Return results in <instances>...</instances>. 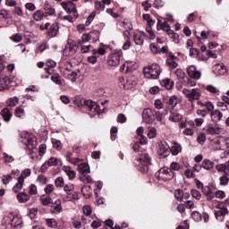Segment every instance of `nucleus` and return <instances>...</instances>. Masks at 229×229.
<instances>
[{"instance_id":"obj_27","label":"nucleus","mask_w":229,"mask_h":229,"mask_svg":"<svg viewBox=\"0 0 229 229\" xmlns=\"http://www.w3.org/2000/svg\"><path fill=\"white\" fill-rule=\"evenodd\" d=\"M157 30H163V31H170L171 30V26L169 25V23L167 21L163 22L160 20H157Z\"/></svg>"},{"instance_id":"obj_23","label":"nucleus","mask_w":229,"mask_h":229,"mask_svg":"<svg viewBox=\"0 0 229 229\" xmlns=\"http://www.w3.org/2000/svg\"><path fill=\"white\" fill-rule=\"evenodd\" d=\"M17 199L19 203H28L31 199V197L26 192H20L17 195Z\"/></svg>"},{"instance_id":"obj_20","label":"nucleus","mask_w":229,"mask_h":229,"mask_svg":"<svg viewBox=\"0 0 229 229\" xmlns=\"http://www.w3.org/2000/svg\"><path fill=\"white\" fill-rule=\"evenodd\" d=\"M211 121L213 123H219L221 119H223V113L219 111L218 109H216L215 111L210 113Z\"/></svg>"},{"instance_id":"obj_42","label":"nucleus","mask_w":229,"mask_h":229,"mask_svg":"<svg viewBox=\"0 0 229 229\" xmlns=\"http://www.w3.org/2000/svg\"><path fill=\"white\" fill-rule=\"evenodd\" d=\"M163 86L167 90H171V89H173V87L174 86V82L171 81V79H165L163 80Z\"/></svg>"},{"instance_id":"obj_59","label":"nucleus","mask_w":229,"mask_h":229,"mask_svg":"<svg viewBox=\"0 0 229 229\" xmlns=\"http://www.w3.org/2000/svg\"><path fill=\"white\" fill-rule=\"evenodd\" d=\"M191 196L195 198V199H201V192L198 190H191Z\"/></svg>"},{"instance_id":"obj_1","label":"nucleus","mask_w":229,"mask_h":229,"mask_svg":"<svg viewBox=\"0 0 229 229\" xmlns=\"http://www.w3.org/2000/svg\"><path fill=\"white\" fill-rule=\"evenodd\" d=\"M4 224L8 228L21 229L22 228V218L13 213H9L4 217Z\"/></svg>"},{"instance_id":"obj_34","label":"nucleus","mask_w":229,"mask_h":229,"mask_svg":"<svg viewBox=\"0 0 229 229\" xmlns=\"http://www.w3.org/2000/svg\"><path fill=\"white\" fill-rule=\"evenodd\" d=\"M174 55H170L167 60V65L170 69H176V67H178V63H176V61H174Z\"/></svg>"},{"instance_id":"obj_7","label":"nucleus","mask_w":229,"mask_h":229,"mask_svg":"<svg viewBox=\"0 0 229 229\" xmlns=\"http://www.w3.org/2000/svg\"><path fill=\"white\" fill-rule=\"evenodd\" d=\"M84 105L93 115H98V114H103V112H105V109L101 110L99 105L92 100H85Z\"/></svg>"},{"instance_id":"obj_3","label":"nucleus","mask_w":229,"mask_h":229,"mask_svg":"<svg viewBox=\"0 0 229 229\" xmlns=\"http://www.w3.org/2000/svg\"><path fill=\"white\" fill-rule=\"evenodd\" d=\"M143 72L145 78L148 80H157V78L160 76V72H162V68H160L158 64H152L145 67Z\"/></svg>"},{"instance_id":"obj_21","label":"nucleus","mask_w":229,"mask_h":229,"mask_svg":"<svg viewBox=\"0 0 229 229\" xmlns=\"http://www.w3.org/2000/svg\"><path fill=\"white\" fill-rule=\"evenodd\" d=\"M10 89V78L5 76L0 80V91Z\"/></svg>"},{"instance_id":"obj_51","label":"nucleus","mask_w":229,"mask_h":229,"mask_svg":"<svg viewBox=\"0 0 229 229\" xmlns=\"http://www.w3.org/2000/svg\"><path fill=\"white\" fill-rule=\"evenodd\" d=\"M29 194H30V196H36V194H38V190L37 189V185L30 184L29 186Z\"/></svg>"},{"instance_id":"obj_14","label":"nucleus","mask_w":229,"mask_h":229,"mask_svg":"<svg viewBox=\"0 0 229 229\" xmlns=\"http://www.w3.org/2000/svg\"><path fill=\"white\" fill-rule=\"evenodd\" d=\"M123 89H133L137 85V77L131 75L126 79V83H122Z\"/></svg>"},{"instance_id":"obj_54","label":"nucleus","mask_w":229,"mask_h":229,"mask_svg":"<svg viewBox=\"0 0 229 229\" xmlns=\"http://www.w3.org/2000/svg\"><path fill=\"white\" fill-rule=\"evenodd\" d=\"M168 105H170V106H173V108H174V106L178 105V98H176V96L170 97L168 100Z\"/></svg>"},{"instance_id":"obj_47","label":"nucleus","mask_w":229,"mask_h":229,"mask_svg":"<svg viewBox=\"0 0 229 229\" xmlns=\"http://www.w3.org/2000/svg\"><path fill=\"white\" fill-rule=\"evenodd\" d=\"M148 139H155L157 137V129L155 127L148 126Z\"/></svg>"},{"instance_id":"obj_46","label":"nucleus","mask_w":229,"mask_h":229,"mask_svg":"<svg viewBox=\"0 0 229 229\" xmlns=\"http://www.w3.org/2000/svg\"><path fill=\"white\" fill-rule=\"evenodd\" d=\"M93 55H105L106 51L105 50V45L100 44L98 49L92 50Z\"/></svg>"},{"instance_id":"obj_43","label":"nucleus","mask_w":229,"mask_h":229,"mask_svg":"<svg viewBox=\"0 0 229 229\" xmlns=\"http://www.w3.org/2000/svg\"><path fill=\"white\" fill-rule=\"evenodd\" d=\"M40 200H41L42 205H44V206L51 205V203H53V199H51V197L46 196V195H42L40 197Z\"/></svg>"},{"instance_id":"obj_30","label":"nucleus","mask_w":229,"mask_h":229,"mask_svg":"<svg viewBox=\"0 0 229 229\" xmlns=\"http://www.w3.org/2000/svg\"><path fill=\"white\" fill-rule=\"evenodd\" d=\"M170 151L174 156L178 155V153L182 151V145H180V143H177L176 141H174Z\"/></svg>"},{"instance_id":"obj_25","label":"nucleus","mask_w":229,"mask_h":229,"mask_svg":"<svg viewBox=\"0 0 229 229\" xmlns=\"http://www.w3.org/2000/svg\"><path fill=\"white\" fill-rule=\"evenodd\" d=\"M158 155L164 157H167L169 155V146L163 143L159 144Z\"/></svg>"},{"instance_id":"obj_4","label":"nucleus","mask_w":229,"mask_h":229,"mask_svg":"<svg viewBox=\"0 0 229 229\" xmlns=\"http://www.w3.org/2000/svg\"><path fill=\"white\" fill-rule=\"evenodd\" d=\"M64 191L66 192V196L63 198V201H78V199H80V195L78 192L74 191V185L65 184Z\"/></svg>"},{"instance_id":"obj_12","label":"nucleus","mask_w":229,"mask_h":229,"mask_svg":"<svg viewBox=\"0 0 229 229\" xmlns=\"http://www.w3.org/2000/svg\"><path fill=\"white\" fill-rule=\"evenodd\" d=\"M187 74L191 80H199L201 78V72L195 65H191L187 68Z\"/></svg>"},{"instance_id":"obj_32","label":"nucleus","mask_w":229,"mask_h":229,"mask_svg":"<svg viewBox=\"0 0 229 229\" xmlns=\"http://www.w3.org/2000/svg\"><path fill=\"white\" fill-rule=\"evenodd\" d=\"M78 169L80 174L90 173V166H89V165L86 163H81V165H79Z\"/></svg>"},{"instance_id":"obj_50","label":"nucleus","mask_w":229,"mask_h":229,"mask_svg":"<svg viewBox=\"0 0 229 229\" xmlns=\"http://www.w3.org/2000/svg\"><path fill=\"white\" fill-rule=\"evenodd\" d=\"M216 169L218 173H225V174H226V169H228V166L225 164H219L216 165Z\"/></svg>"},{"instance_id":"obj_48","label":"nucleus","mask_w":229,"mask_h":229,"mask_svg":"<svg viewBox=\"0 0 229 229\" xmlns=\"http://www.w3.org/2000/svg\"><path fill=\"white\" fill-rule=\"evenodd\" d=\"M44 10H46L47 15H55V8L51 7L50 4H45Z\"/></svg>"},{"instance_id":"obj_45","label":"nucleus","mask_w":229,"mask_h":229,"mask_svg":"<svg viewBox=\"0 0 229 229\" xmlns=\"http://www.w3.org/2000/svg\"><path fill=\"white\" fill-rule=\"evenodd\" d=\"M229 182L228 173H225L224 175L220 176L219 183L220 185H226Z\"/></svg>"},{"instance_id":"obj_55","label":"nucleus","mask_w":229,"mask_h":229,"mask_svg":"<svg viewBox=\"0 0 229 229\" xmlns=\"http://www.w3.org/2000/svg\"><path fill=\"white\" fill-rule=\"evenodd\" d=\"M28 176H31V169L30 168L23 170L19 178H21L22 181L24 182V178H28Z\"/></svg>"},{"instance_id":"obj_18","label":"nucleus","mask_w":229,"mask_h":229,"mask_svg":"<svg viewBox=\"0 0 229 229\" xmlns=\"http://www.w3.org/2000/svg\"><path fill=\"white\" fill-rule=\"evenodd\" d=\"M168 120L171 123H180V121L183 120V114H182L178 112H172L169 115Z\"/></svg>"},{"instance_id":"obj_22","label":"nucleus","mask_w":229,"mask_h":229,"mask_svg":"<svg viewBox=\"0 0 229 229\" xmlns=\"http://www.w3.org/2000/svg\"><path fill=\"white\" fill-rule=\"evenodd\" d=\"M226 214H228V209L226 208H222L215 212L216 218L218 221H224L225 216H226Z\"/></svg>"},{"instance_id":"obj_35","label":"nucleus","mask_w":229,"mask_h":229,"mask_svg":"<svg viewBox=\"0 0 229 229\" xmlns=\"http://www.w3.org/2000/svg\"><path fill=\"white\" fill-rule=\"evenodd\" d=\"M80 180L83 183H92V178L90 177L89 173L80 174Z\"/></svg>"},{"instance_id":"obj_52","label":"nucleus","mask_w":229,"mask_h":229,"mask_svg":"<svg viewBox=\"0 0 229 229\" xmlns=\"http://www.w3.org/2000/svg\"><path fill=\"white\" fill-rule=\"evenodd\" d=\"M55 187L62 188L65 185V182L64 181V177H57L55 180Z\"/></svg>"},{"instance_id":"obj_19","label":"nucleus","mask_w":229,"mask_h":229,"mask_svg":"<svg viewBox=\"0 0 229 229\" xmlns=\"http://www.w3.org/2000/svg\"><path fill=\"white\" fill-rule=\"evenodd\" d=\"M174 196H175V199H177V201H183V199H187L188 198L191 197V194H189L187 192L184 193L183 191H182V190H175Z\"/></svg>"},{"instance_id":"obj_2","label":"nucleus","mask_w":229,"mask_h":229,"mask_svg":"<svg viewBox=\"0 0 229 229\" xmlns=\"http://www.w3.org/2000/svg\"><path fill=\"white\" fill-rule=\"evenodd\" d=\"M137 161L139 162V171L146 174L149 171V165H151V157L146 152H139Z\"/></svg>"},{"instance_id":"obj_38","label":"nucleus","mask_w":229,"mask_h":229,"mask_svg":"<svg viewBox=\"0 0 229 229\" xmlns=\"http://www.w3.org/2000/svg\"><path fill=\"white\" fill-rule=\"evenodd\" d=\"M25 114H26V113L24 111V106H20L16 107V109L14 111L15 117L22 118V117H24Z\"/></svg>"},{"instance_id":"obj_36","label":"nucleus","mask_w":229,"mask_h":229,"mask_svg":"<svg viewBox=\"0 0 229 229\" xmlns=\"http://www.w3.org/2000/svg\"><path fill=\"white\" fill-rule=\"evenodd\" d=\"M48 167H53V165H62V160L56 157H50L47 161Z\"/></svg>"},{"instance_id":"obj_24","label":"nucleus","mask_w":229,"mask_h":229,"mask_svg":"<svg viewBox=\"0 0 229 229\" xmlns=\"http://www.w3.org/2000/svg\"><path fill=\"white\" fill-rule=\"evenodd\" d=\"M208 131L210 135H219L220 133H223V128L217 125L208 126Z\"/></svg>"},{"instance_id":"obj_16","label":"nucleus","mask_w":229,"mask_h":229,"mask_svg":"<svg viewBox=\"0 0 229 229\" xmlns=\"http://www.w3.org/2000/svg\"><path fill=\"white\" fill-rule=\"evenodd\" d=\"M62 200L56 199L50 208L52 214H60L62 212Z\"/></svg>"},{"instance_id":"obj_9","label":"nucleus","mask_w":229,"mask_h":229,"mask_svg":"<svg viewBox=\"0 0 229 229\" xmlns=\"http://www.w3.org/2000/svg\"><path fill=\"white\" fill-rule=\"evenodd\" d=\"M62 8L67 12V13H72L74 19H78V10H76V4L72 2H63L61 4Z\"/></svg>"},{"instance_id":"obj_13","label":"nucleus","mask_w":229,"mask_h":229,"mask_svg":"<svg viewBox=\"0 0 229 229\" xmlns=\"http://www.w3.org/2000/svg\"><path fill=\"white\" fill-rule=\"evenodd\" d=\"M24 137L25 138L22 140L23 144H25V146H28L29 148H35L37 143V138L30 135V133H25Z\"/></svg>"},{"instance_id":"obj_10","label":"nucleus","mask_w":229,"mask_h":229,"mask_svg":"<svg viewBox=\"0 0 229 229\" xmlns=\"http://www.w3.org/2000/svg\"><path fill=\"white\" fill-rule=\"evenodd\" d=\"M143 123L147 124H151L155 121V111L151 108H146L142 112Z\"/></svg>"},{"instance_id":"obj_28","label":"nucleus","mask_w":229,"mask_h":229,"mask_svg":"<svg viewBox=\"0 0 229 229\" xmlns=\"http://www.w3.org/2000/svg\"><path fill=\"white\" fill-rule=\"evenodd\" d=\"M1 115L5 123H10V119H12V113L10 112L9 108L4 107L1 111Z\"/></svg>"},{"instance_id":"obj_40","label":"nucleus","mask_w":229,"mask_h":229,"mask_svg":"<svg viewBox=\"0 0 229 229\" xmlns=\"http://www.w3.org/2000/svg\"><path fill=\"white\" fill-rule=\"evenodd\" d=\"M46 223L48 228H58V222L55 218H47Z\"/></svg>"},{"instance_id":"obj_56","label":"nucleus","mask_w":229,"mask_h":229,"mask_svg":"<svg viewBox=\"0 0 229 229\" xmlns=\"http://www.w3.org/2000/svg\"><path fill=\"white\" fill-rule=\"evenodd\" d=\"M82 212H83L84 216H90L92 214V207H90L89 205H85L82 208Z\"/></svg>"},{"instance_id":"obj_6","label":"nucleus","mask_w":229,"mask_h":229,"mask_svg":"<svg viewBox=\"0 0 229 229\" xmlns=\"http://www.w3.org/2000/svg\"><path fill=\"white\" fill-rule=\"evenodd\" d=\"M156 178L161 182H167L174 178V174L169 168H161L157 173H156Z\"/></svg>"},{"instance_id":"obj_39","label":"nucleus","mask_w":229,"mask_h":229,"mask_svg":"<svg viewBox=\"0 0 229 229\" xmlns=\"http://www.w3.org/2000/svg\"><path fill=\"white\" fill-rule=\"evenodd\" d=\"M92 37H94V32L83 34L82 40L79 42V44H85L86 42H90V40H92Z\"/></svg>"},{"instance_id":"obj_64","label":"nucleus","mask_w":229,"mask_h":229,"mask_svg":"<svg viewBox=\"0 0 229 229\" xmlns=\"http://www.w3.org/2000/svg\"><path fill=\"white\" fill-rule=\"evenodd\" d=\"M179 169H180V165L176 162H173L171 164V169H169V170L172 171V173H173V171H178Z\"/></svg>"},{"instance_id":"obj_5","label":"nucleus","mask_w":229,"mask_h":229,"mask_svg":"<svg viewBox=\"0 0 229 229\" xmlns=\"http://www.w3.org/2000/svg\"><path fill=\"white\" fill-rule=\"evenodd\" d=\"M182 93L186 96L189 101H199V98H201V89L198 88L191 89H183Z\"/></svg>"},{"instance_id":"obj_8","label":"nucleus","mask_w":229,"mask_h":229,"mask_svg":"<svg viewBox=\"0 0 229 229\" xmlns=\"http://www.w3.org/2000/svg\"><path fill=\"white\" fill-rule=\"evenodd\" d=\"M121 56H123V51L113 52L108 57V65L110 67H117L121 64Z\"/></svg>"},{"instance_id":"obj_61","label":"nucleus","mask_w":229,"mask_h":229,"mask_svg":"<svg viewBox=\"0 0 229 229\" xmlns=\"http://www.w3.org/2000/svg\"><path fill=\"white\" fill-rule=\"evenodd\" d=\"M11 40H13V42H16V44H17L22 40V35L16 34L14 36L11 37Z\"/></svg>"},{"instance_id":"obj_26","label":"nucleus","mask_w":229,"mask_h":229,"mask_svg":"<svg viewBox=\"0 0 229 229\" xmlns=\"http://www.w3.org/2000/svg\"><path fill=\"white\" fill-rule=\"evenodd\" d=\"M60 30V27H58V23H54L50 26L48 30V37L54 38L56 35H58V30Z\"/></svg>"},{"instance_id":"obj_33","label":"nucleus","mask_w":229,"mask_h":229,"mask_svg":"<svg viewBox=\"0 0 229 229\" xmlns=\"http://www.w3.org/2000/svg\"><path fill=\"white\" fill-rule=\"evenodd\" d=\"M202 167L203 169H206V171H212L214 162L210 161V159H204L202 162Z\"/></svg>"},{"instance_id":"obj_29","label":"nucleus","mask_w":229,"mask_h":229,"mask_svg":"<svg viewBox=\"0 0 229 229\" xmlns=\"http://www.w3.org/2000/svg\"><path fill=\"white\" fill-rule=\"evenodd\" d=\"M165 112L156 111L155 117L157 123H161V124H165Z\"/></svg>"},{"instance_id":"obj_11","label":"nucleus","mask_w":229,"mask_h":229,"mask_svg":"<svg viewBox=\"0 0 229 229\" xmlns=\"http://www.w3.org/2000/svg\"><path fill=\"white\" fill-rule=\"evenodd\" d=\"M61 72L64 78H66V80H70V81H76V78H78V73L72 71L69 67H63L61 69Z\"/></svg>"},{"instance_id":"obj_57","label":"nucleus","mask_w":229,"mask_h":229,"mask_svg":"<svg viewBox=\"0 0 229 229\" xmlns=\"http://www.w3.org/2000/svg\"><path fill=\"white\" fill-rule=\"evenodd\" d=\"M95 8L98 12H103V10H105V4H103V3H101V1L97 0V1H95Z\"/></svg>"},{"instance_id":"obj_49","label":"nucleus","mask_w":229,"mask_h":229,"mask_svg":"<svg viewBox=\"0 0 229 229\" xmlns=\"http://www.w3.org/2000/svg\"><path fill=\"white\" fill-rule=\"evenodd\" d=\"M132 149L133 151H135V153H138L139 155V153H143L142 149L144 148H142V145L140 144V142L137 141L134 143Z\"/></svg>"},{"instance_id":"obj_63","label":"nucleus","mask_w":229,"mask_h":229,"mask_svg":"<svg viewBox=\"0 0 229 229\" xmlns=\"http://www.w3.org/2000/svg\"><path fill=\"white\" fill-rule=\"evenodd\" d=\"M38 182L41 183V185H46V183H47V177H46V175H38Z\"/></svg>"},{"instance_id":"obj_37","label":"nucleus","mask_w":229,"mask_h":229,"mask_svg":"<svg viewBox=\"0 0 229 229\" xmlns=\"http://www.w3.org/2000/svg\"><path fill=\"white\" fill-rule=\"evenodd\" d=\"M19 103V98L17 97L11 98L6 101V106L10 108H13V106H17Z\"/></svg>"},{"instance_id":"obj_44","label":"nucleus","mask_w":229,"mask_h":229,"mask_svg":"<svg viewBox=\"0 0 229 229\" xmlns=\"http://www.w3.org/2000/svg\"><path fill=\"white\" fill-rule=\"evenodd\" d=\"M133 38L137 46H142V44H144V38H142V35L134 34Z\"/></svg>"},{"instance_id":"obj_41","label":"nucleus","mask_w":229,"mask_h":229,"mask_svg":"<svg viewBox=\"0 0 229 229\" xmlns=\"http://www.w3.org/2000/svg\"><path fill=\"white\" fill-rule=\"evenodd\" d=\"M22 185H24V181H22V178L18 177V182L13 188V192H19V191H21Z\"/></svg>"},{"instance_id":"obj_53","label":"nucleus","mask_w":229,"mask_h":229,"mask_svg":"<svg viewBox=\"0 0 229 229\" xmlns=\"http://www.w3.org/2000/svg\"><path fill=\"white\" fill-rule=\"evenodd\" d=\"M33 19L35 21H42V19H44V13H42L41 11H36L33 13Z\"/></svg>"},{"instance_id":"obj_58","label":"nucleus","mask_w":229,"mask_h":229,"mask_svg":"<svg viewBox=\"0 0 229 229\" xmlns=\"http://www.w3.org/2000/svg\"><path fill=\"white\" fill-rule=\"evenodd\" d=\"M175 76H177L178 80H183L185 78V72L182 69H177L175 71Z\"/></svg>"},{"instance_id":"obj_15","label":"nucleus","mask_w":229,"mask_h":229,"mask_svg":"<svg viewBox=\"0 0 229 229\" xmlns=\"http://www.w3.org/2000/svg\"><path fill=\"white\" fill-rule=\"evenodd\" d=\"M214 72L216 76H225V72H228V68L224 64H218L215 65Z\"/></svg>"},{"instance_id":"obj_60","label":"nucleus","mask_w":229,"mask_h":229,"mask_svg":"<svg viewBox=\"0 0 229 229\" xmlns=\"http://www.w3.org/2000/svg\"><path fill=\"white\" fill-rule=\"evenodd\" d=\"M191 217L194 219V221H201V214H199L198 211H193L191 213Z\"/></svg>"},{"instance_id":"obj_62","label":"nucleus","mask_w":229,"mask_h":229,"mask_svg":"<svg viewBox=\"0 0 229 229\" xmlns=\"http://www.w3.org/2000/svg\"><path fill=\"white\" fill-rule=\"evenodd\" d=\"M54 191H55V185H53V184H47L45 187L46 194H51Z\"/></svg>"},{"instance_id":"obj_17","label":"nucleus","mask_w":229,"mask_h":229,"mask_svg":"<svg viewBox=\"0 0 229 229\" xmlns=\"http://www.w3.org/2000/svg\"><path fill=\"white\" fill-rule=\"evenodd\" d=\"M63 171H64L66 176H68L69 180H74L76 178V172L72 167L69 165L63 166Z\"/></svg>"},{"instance_id":"obj_31","label":"nucleus","mask_w":229,"mask_h":229,"mask_svg":"<svg viewBox=\"0 0 229 229\" xmlns=\"http://www.w3.org/2000/svg\"><path fill=\"white\" fill-rule=\"evenodd\" d=\"M205 89L208 91V92H209V94H212V95H217V96H219V94L221 93V91L219 90V89L218 88H216V86H214V85H207L206 87H205Z\"/></svg>"}]
</instances>
